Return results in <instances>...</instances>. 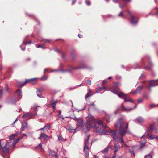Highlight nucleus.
<instances>
[{
  "label": "nucleus",
  "mask_w": 158,
  "mask_h": 158,
  "mask_svg": "<svg viewBox=\"0 0 158 158\" xmlns=\"http://www.w3.org/2000/svg\"><path fill=\"white\" fill-rule=\"evenodd\" d=\"M95 119H87L88 128H90L94 126L96 128L97 131L102 134H106V133L109 132L111 134V136L114 140L117 142L121 141L123 143H124L123 139L122 137L127 132L128 127L127 123L124 122L123 119H119L115 124V127L117 131H118L119 134L122 137L121 138H120L117 136L115 131L110 130V131L106 130L107 129V127L103 120H99L96 123L95 122Z\"/></svg>",
  "instance_id": "1"
},
{
  "label": "nucleus",
  "mask_w": 158,
  "mask_h": 158,
  "mask_svg": "<svg viewBox=\"0 0 158 158\" xmlns=\"http://www.w3.org/2000/svg\"><path fill=\"white\" fill-rule=\"evenodd\" d=\"M29 82H31L32 84H35L36 82V79L33 78L27 80L24 83L20 82H19L17 84V85L19 87H22L23 86L27 83Z\"/></svg>",
  "instance_id": "2"
},
{
  "label": "nucleus",
  "mask_w": 158,
  "mask_h": 158,
  "mask_svg": "<svg viewBox=\"0 0 158 158\" xmlns=\"http://www.w3.org/2000/svg\"><path fill=\"white\" fill-rule=\"evenodd\" d=\"M90 136V135H89L87 137V140H85V146L84 148V151L85 153L87 156H88L89 154V148L88 147V139Z\"/></svg>",
  "instance_id": "3"
},
{
  "label": "nucleus",
  "mask_w": 158,
  "mask_h": 158,
  "mask_svg": "<svg viewBox=\"0 0 158 158\" xmlns=\"http://www.w3.org/2000/svg\"><path fill=\"white\" fill-rule=\"evenodd\" d=\"M118 95L119 97H122L123 99L124 100L125 102H130L133 103L134 102V101L133 100H132L131 99H127V95L126 94H124L123 93H121L120 94H118Z\"/></svg>",
  "instance_id": "4"
},
{
  "label": "nucleus",
  "mask_w": 158,
  "mask_h": 158,
  "mask_svg": "<svg viewBox=\"0 0 158 158\" xmlns=\"http://www.w3.org/2000/svg\"><path fill=\"white\" fill-rule=\"evenodd\" d=\"M148 138L149 139L152 140L154 139H155L156 140H158V137L154 135L150 134L149 133L147 132L146 135Z\"/></svg>",
  "instance_id": "5"
},
{
  "label": "nucleus",
  "mask_w": 158,
  "mask_h": 158,
  "mask_svg": "<svg viewBox=\"0 0 158 158\" xmlns=\"http://www.w3.org/2000/svg\"><path fill=\"white\" fill-rule=\"evenodd\" d=\"M136 107V106H135L134 108H127L125 107L123 104L121 105V108L122 110L125 112H129L134 108H135Z\"/></svg>",
  "instance_id": "6"
},
{
  "label": "nucleus",
  "mask_w": 158,
  "mask_h": 158,
  "mask_svg": "<svg viewBox=\"0 0 158 158\" xmlns=\"http://www.w3.org/2000/svg\"><path fill=\"white\" fill-rule=\"evenodd\" d=\"M9 143L8 142L6 143L5 146L2 148V152L5 153L8 152L9 151V149L8 147H6L7 145H9Z\"/></svg>",
  "instance_id": "7"
},
{
  "label": "nucleus",
  "mask_w": 158,
  "mask_h": 158,
  "mask_svg": "<svg viewBox=\"0 0 158 158\" xmlns=\"http://www.w3.org/2000/svg\"><path fill=\"white\" fill-rule=\"evenodd\" d=\"M111 90L113 93L117 94L119 91L120 89L116 86H114L111 89Z\"/></svg>",
  "instance_id": "8"
},
{
  "label": "nucleus",
  "mask_w": 158,
  "mask_h": 158,
  "mask_svg": "<svg viewBox=\"0 0 158 158\" xmlns=\"http://www.w3.org/2000/svg\"><path fill=\"white\" fill-rule=\"evenodd\" d=\"M127 11L128 14L131 17V23L133 24H136L137 23V21L136 22L134 21V20H135V17L132 15H131V13L130 12V11L128 10H127Z\"/></svg>",
  "instance_id": "9"
},
{
  "label": "nucleus",
  "mask_w": 158,
  "mask_h": 158,
  "mask_svg": "<svg viewBox=\"0 0 158 158\" xmlns=\"http://www.w3.org/2000/svg\"><path fill=\"white\" fill-rule=\"evenodd\" d=\"M77 124L78 127L82 128L84 127V124L82 119H78L77 121Z\"/></svg>",
  "instance_id": "10"
},
{
  "label": "nucleus",
  "mask_w": 158,
  "mask_h": 158,
  "mask_svg": "<svg viewBox=\"0 0 158 158\" xmlns=\"http://www.w3.org/2000/svg\"><path fill=\"white\" fill-rule=\"evenodd\" d=\"M42 138H43L45 140H48L49 138V137L44 133H41L39 139H40Z\"/></svg>",
  "instance_id": "11"
},
{
  "label": "nucleus",
  "mask_w": 158,
  "mask_h": 158,
  "mask_svg": "<svg viewBox=\"0 0 158 158\" xmlns=\"http://www.w3.org/2000/svg\"><path fill=\"white\" fill-rule=\"evenodd\" d=\"M156 80H152L150 81V84L149 87V89L152 87L155 86L157 85V84L156 83Z\"/></svg>",
  "instance_id": "12"
},
{
  "label": "nucleus",
  "mask_w": 158,
  "mask_h": 158,
  "mask_svg": "<svg viewBox=\"0 0 158 158\" xmlns=\"http://www.w3.org/2000/svg\"><path fill=\"white\" fill-rule=\"evenodd\" d=\"M57 153L55 151L50 150L49 152V155L51 156H54L55 158H58Z\"/></svg>",
  "instance_id": "13"
},
{
  "label": "nucleus",
  "mask_w": 158,
  "mask_h": 158,
  "mask_svg": "<svg viewBox=\"0 0 158 158\" xmlns=\"http://www.w3.org/2000/svg\"><path fill=\"white\" fill-rule=\"evenodd\" d=\"M66 129L70 133L74 134L76 132L75 130V129H72L71 127H68Z\"/></svg>",
  "instance_id": "14"
},
{
  "label": "nucleus",
  "mask_w": 158,
  "mask_h": 158,
  "mask_svg": "<svg viewBox=\"0 0 158 158\" xmlns=\"http://www.w3.org/2000/svg\"><path fill=\"white\" fill-rule=\"evenodd\" d=\"M33 115V114L30 113H27L24 114L22 117L23 118H30Z\"/></svg>",
  "instance_id": "15"
},
{
  "label": "nucleus",
  "mask_w": 158,
  "mask_h": 158,
  "mask_svg": "<svg viewBox=\"0 0 158 158\" xmlns=\"http://www.w3.org/2000/svg\"><path fill=\"white\" fill-rule=\"evenodd\" d=\"M114 147H115V150L114 151V153H115L120 148V146L119 145L117 144H115L114 145Z\"/></svg>",
  "instance_id": "16"
},
{
  "label": "nucleus",
  "mask_w": 158,
  "mask_h": 158,
  "mask_svg": "<svg viewBox=\"0 0 158 158\" xmlns=\"http://www.w3.org/2000/svg\"><path fill=\"white\" fill-rule=\"evenodd\" d=\"M17 134L15 133V134H12L10 137V140H13L15 137L17 135Z\"/></svg>",
  "instance_id": "17"
},
{
  "label": "nucleus",
  "mask_w": 158,
  "mask_h": 158,
  "mask_svg": "<svg viewBox=\"0 0 158 158\" xmlns=\"http://www.w3.org/2000/svg\"><path fill=\"white\" fill-rule=\"evenodd\" d=\"M135 121L136 123H142L144 121V120L143 119H136Z\"/></svg>",
  "instance_id": "18"
},
{
  "label": "nucleus",
  "mask_w": 158,
  "mask_h": 158,
  "mask_svg": "<svg viewBox=\"0 0 158 158\" xmlns=\"http://www.w3.org/2000/svg\"><path fill=\"white\" fill-rule=\"evenodd\" d=\"M156 128L154 127V124L151 125L150 127V131H152L154 130H155V128Z\"/></svg>",
  "instance_id": "19"
},
{
  "label": "nucleus",
  "mask_w": 158,
  "mask_h": 158,
  "mask_svg": "<svg viewBox=\"0 0 158 158\" xmlns=\"http://www.w3.org/2000/svg\"><path fill=\"white\" fill-rule=\"evenodd\" d=\"M27 126V123L26 122H24L22 123V127L23 128H26Z\"/></svg>",
  "instance_id": "20"
},
{
  "label": "nucleus",
  "mask_w": 158,
  "mask_h": 158,
  "mask_svg": "<svg viewBox=\"0 0 158 158\" xmlns=\"http://www.w3.org/2000/svg\"><path fill=\"white\" fill-rule=\"evenodd\" d=\"M144 158H152V153H150L149 154L146 155Z\"/></svg>",
  "instance_id": "21"
},
{
  "label": "nucleus",
  "mask_w": 158,
  "mask_h": 158,
  "mask_svg": "<svg viewBox=\"0 0 158 158\" xmlns=\"http://www.w3.org/2000/svg\"><path fill=\"white\" fill-rule=\"evenodd\" d=\"M111 147H110V146H108L107 148H106L105 149H104V150L102 151V152L103 153H106V152H107V151H108V149L109 148H111Z\"/></svg>",
  "instance_id": "22"
},
{
  "label": "nucleus",
  "mask_w": 158,
  "mask_h": 158,
  "mask_svg": "<svg viewBox=\"0 0 158 158\" xmlns=\"http://www.w3.org/2000/svg\"><path fill=\"white\" fill-rule=\"evenodd\" d=\"M16 93L18 95L20 96L21 94V91L19 89H18L17 90Z\"/></svg>",
  "instance_id": "23"
},
{
  "label": "nucleus",
  "mask_w": 158,
  "mask_h": 158,
  "mask_svg": "<svg viewBox=\"0 0 158 158\" xmlns=\"http://www.w3.org/2000/svg\"><path fill=\"white\" fill-rule=\"evenodd\" d=\"M58 114L57 115V116L60 118H63L62 117V116L61 115V111L60 110H59L58 111Z\"/></svg>",
  "instance_id": "24"
},
{
  "label": "nucleus",
  "mask_w": 158,
  "mask_h": 158,
  "mask_svg": "<svg viewBox=\"0 0 158 158\" xmlns=\"http://www.w3.org/2000/svg\"><path fill=\"white\" fill-rule=\"evenodd\" d=\"M57 101H56L54 103L52 104V107L53 108V109H55L56 106V104L57 103Z\"/></svg>",
  "instance_id": "25"
},
{
  "label": "nucleus",
  "mask_w": 158,
  "mask_h": 158,
  "mask_svg": "<svg viewBox=\"0 0 158 158\" xmlns=\"http://www.w3.org/2000/svg\"><path fill=\"white\" fill-rule=\"evenodd\" d=\"M142 89L143 87H142L140 86H138L137 88V91L138 92H140Z\"/></svg>",
  "instance_id": "26"
},
{
  "label": "nucleus",
  "mask_w": 158,
  "mask_h": 158,
  "mask_svg": "<svg viewBox=\"0 0 158 158\" xmlns=\"http://www.w3.org/2000/svg\"><path fill=\"white\" fill-rule=\"evenodd\" d=\"M58 139L60 141H62L64 140L61 135H59L58 136Z\"/></svg>",
  "instance_id": "27"
},
{
  "label": "nucleus",
  "mask_w": 158,
  "mask_h": 158,
  "mask_svg": "<svg viewBox=\"0 0 158 158\" xmlns=\"http://www.w3.org/2000/svg\"><path fill=\"white\" fill-rule=\"evenodd\" d=\"M17 143V142L16 141H15V140H14V141L13 142L12 144L11 147H14L15 146L16 144Z\"/></svg>",
  "instance_id": "28"
},
{
  "label": "nucleus",
  "mask_w": 158,
  "mask_h": 158,
  "mask_svg": "<svg viewBox=\"0 0 158 158\" xmlns=\"http://www.w3.org/2000/svg\"><path fill=\"white\" fill-rule=\"evenodd\" d=\"M102 89L105 90L106 89V87H102L101 88H100L98 89L97 91V93H99V91H100Z\"/></svg>",
  "instance_id": "29"
},
{
  "label": "nucleus",
  "mask_w": 158,
  "mask_h": 158,
  "mask_svg": "<svg viewBox=\"0 0 158 158\" xmlns=\"http://www.w3.org/2000/svg\"><path fill=\"white\" fill-rule=\"evenodd\" d=\"M47 79V77L45 76H43L41 78V80H45Z\"/></svg>",
  "instance_id": "30"
},
{
  "label": "nucleus",
  "mask_w": 158,
  "mask_h": 158,
  "mask_svg": "<svg viewBox=\"0 0 158 158\" xmlns=\"http://www.w3.org/2000/svg\"><path fill=\"white\" fill-rule=\"evenodd\" d=\"M42 144H43L41 142L39 144V145L37 147H39L40 149H42Z\"/></svg>",
  "instance_id": "31"
},
{
  "label": "nucleus",
  "mask_w": 158,
  "mask_h": 158,
  "mask_svg": "<svg viewBox=\"0 0 158 158\" xmlns=\"http://www.w3.org/2000/svg\"><path fill=\"white\" fill-rule=\"evenodd\" d=\"M129 152L132 154H133V155L135 156V153H134L133 151V150H131L130 149L129 150Z\"/></svg>",
  "instance_id": "32"
},
{
  "label": "nucleus",
  "mask_w": 158,
  "mask_h": 158,
  "mask_svg": "<svg viewBox=\"0 0 158 158\" xmlns=\"http://www.w3.org/2000/svg\"><path fill=\"white\" fill-rule=\"evenodd\" d=\"M86 83L87 84H89V85H90L91 84V81L90 80H89L86 81Z\"/></svg>",
  "instance_id": "33"
},
{
  "label": "nucleus",
  "mask_w": 158,
  "mask_h": 158,
  "mask_svg": "<svg viewBox=\"0 0 158 158\" xmlns=\"http://www.w3.org/2000/svg\"><path fill=\"white\" fill-rule=\"evenodd\" d=\"M44 127H45V129H49L50 127V126L48 125H47V126H45Z\"/></svg>",
  "instance_id": "34"
},
{
  "label": "nucleus",
  "mask_w": 158,
  "mask_h": 158,
  "mask_svg": "<svg viewBox=\"0 0 158 158\" xmlns=\"http://www.w3.org/2000/svg\"><path fill=\"white\" fill-rule=\"evenodd\" d=\"M23 137H19L18 139H16L15 140V141H16L17 142H18V141L21 139H22L23 138Z\"/></svg>",
  "instance_id": "35"
},
{
  "label": "nucleus",
  "mask_w": 158,
  "mask_h": 158,
  "mask_svg": "<svg viewBox=\"0 0 158 158\" xmlns=\"http://www.w3.org/2000/svg\"><path fill=\"white\" fill-rule=\"evenodd\" d=\"M143 101V99L141 98L139 99L138 100V102L139 103H140L142 102Z\"/></svg>",
  "instance_id": "36"
},
{
  "label": "nucleus",
  "mask_w": 158,
  "mask_h": 158,
  "mask_svg": "<svg viewBox=\"0 0 158 158\" xmlns=\"http://www.w3.org/2000/svg\"><path fill=\"white\" fill-rule=\"evenodd\" d=\"M85 2L86 3V4L88 5H90V3L89 2V1L88 0H86Z\"/></svg>",
  "instance_id": "37"
},
{
  "label": "nucleus",
  "mask_w": 158,
  "mask_h": 158,
  "mask_svg": "<svg viewBox=\"0 0 158 158\" xmlns=\"http://www.w3.org/2000/svg\"><path fill=\"white\" fill-rule=\"evenodd\" d=\"M43 90V89L42 88H40L38 90V91L39 92H42Z\"/></svg>",
  "instance_id": "38"
},
{
  "label": "nucleus",
  "mask_w": 158,
  "mask_h": 158,
  "mask_svg": "<svg viewBox=\"0 0 158 158\" xmlns=\"http://www.w3.org/2000/svg\"><path fill=\"white\" fill-rule=\"evenodd\" d=\"M107 82V81L106 80H105L103 81L102 83V84H104V83H106Z\"/></svg>",
  "instance_id": "39"
},
{
  "label": "nucleus",
  "mask_w": 158,
  "mask_h": 158,
  "mask_svg": "<svg viewBox=\"0 0 158 158\" xmlns=\"http://www.w3.org/2000/svg\"><path fill=\"white\" fill-rule=\"evenodd\" d=\"M123 13L122 12H120L119 14L118 15V16L119 17L123 16Z\"/></svg>",
  "instance_id": "40"
},
{
  "label": "nucleus",
  "mask_w": 158,
  "mask_h": 158,
  "mask_svg": "<svg viewBox=\"0 0 158 158\" xmlns=\"http://www.w3.org/2000/svg\"><path fill=\"white\" fill-rule=\"evenodd\" d=\"M39 106H37L36 105H34V109L35 110H36L37 107H39Z\"/></svg>",
  "instance_id": "41"
},
{
  "label": "nucleus",
  "mask_w": 158,
  "mask_h": 158,
  "mask_svg": "<svg viewBox=\"0 0 158 158\" xmlns=\"http://www.w3.org/2000/svg\"><path fill=\"white\" fill-rule=\"evenodd\" d=\"M91 96V95L89 94V93H87V94L86 95V96H85V98H88L89 97H90Z\"/></svg>",
  "instance_id": "42"
},
{
  "label": "nucleus",
  "mask_w": 158,
  "mask_h": 158,
  "mask_svg": "<svg viewBox=\"0 0 158 158\" xmlns=\"http://www.w3.org/2000/svg\"><path fill=\"white\" fill-rule=\"evenodd\" d=\"M45 127H44L43 128H40V130H44V131L45 130Z\"/></svg>",
  "instance_id": "43"
},
{
  "label": "nucleus",
  "mask_w": 158,
  "mask_h": 158,
  "mask_svg": "<svg viewBox=\"0 0 158 158\" xmlns=\"http://www.w3.org/2000/svg\"><path fill=\"white\" fill-rule=\"evenodd\" d=\"M0 147L1 148H2V147H3V144L1 142V141H0Z\"/></svg>",
  "instance_id": "44"
},
{
  "label": "nucleus",
  "mask_w": 158,
  "mask_h": 158,
  "mask_svg": "<svg viewBox=\"0 0 158 158\" xmlns=\"http://www.w3.org/2000/svg\"><path fill=\"white\" fill-rule=\"evenodd\" d=\"M2 91H0V98L2 97Z\"/></svg>",
  "instance_id": "45"
},
{
  "label": "nucleus",
  "mask_w": 158,
  "mask_h": 158,
  "mask_svg": "<svg viewBox=\"0 0 158 158\" xmlns=\"http://www.w3.org/2000/svg\"><path fill=\"white\" fill-rule=\"evenodd\" d=\"M48 70V69H44V73H45L46 72H47Z\"/></svg>",
  "instance_id": "46"
},
{
  "label": "nucleus",
  "mask_w": 158,
  "mask_h": 158,
  "mask_svg": "<svg viewBox=\"0 0 158 158\" xmlns=\"http://www.w3.org/2000/svg\"><path fill=\"white\" fill-rule=\"evenodd\" d=\"M25 128H23V127H22V128L21 129V132L20 133H21V132L24 130V129Z\"/></svg>",
  "instance_id": "47"
},
{
  "label": "nucleus",
  "mask_w": 158,
  "mask_h": 158,
  "mask_svg": "<svg viewBox=\"0 0 158 158\" xmlns=\"http://www.w3.org/2000/svg\"><path fill=\"white\" fill-rule=\"evenodd\" d=\"M154 130H155V133H157V128H155Z\"/></svg>",
  "instance_id": "48"
},
{
  "label": "nucleus",
  "mask_w": 158,
  "mask_h": 158,
  "mask_svg": "<svg viewBox=\"0 0 158 158\" xmlns=\"http://www.w3.org/2000/svg\"><path fill=\"white\" fill-rule=\"evenodd\" d=\"M41 48H45V47H44V45H41Z\"/></svg>",
  "instance_id": "49"
},
{
  "label": "nucleus",
  "mask_w": 158,
  "mask_h": 158,
  "mask_svg": "<svg viewBox=\"0 0 158 158\" xmlns=\"http://www.w3.org/2000/svg\"><path fill=\"white\" fill-rule=\"evenodd\" d=\"M17 121V119H16L15 120L13 123L12 124V125H13Z\"/></svg>",
  "instance_id": "50"
},
{
  "label": "nucleus",
  "mask_w": 158,
  "mask_h": 158,
  "mask_svg": "<svg viewBox=\"0 0 158 158\" xmlns=\"http://www.w3.org/2000/svg\"><path fill=\"white\" fill-rule=\"evenodd\" d=\"M78 36L80 38H81V37L82 35L80 34H78Z\"/></svg>",
  "instance_id": "51"
},
{
  "label": "nucleus",
  "mask_w": 158,
  "mask_h": 158,
  "mask_svg": "<svg viewBox=\"0 0 158 158\" xmlns=\"http://www.w3.org/2000/svg\"><path fill=\"white\" fill-rule=\"evenodd\" d=\"M37 45V48H41V45Z\"/></svg>",
  "instance_id": "52"
},
{
  "label": "nucleus",
  "mask_w": 158,
  "mask_h": 158,
  "mask_svg": "<svg viewBox=\"0 0 158 158\" xmlns=\"http://www.w3.org/2000/svg\"><path fill=\"white\" fill-rule=\"evenodd\" d=\"M155 106V105H153V104H152L150 105V106L152 107H154Z\"/></svg>",
  "instance_id": "53"
},
{
  "label": "nucleus",
  "mask_w": 158,
  "mask_h": 158,
  "mask_svg": "<svg viewBox=\"0 0 158 158\" xmlns=\"http://www.w3.org/2000/svg\"><path fill=\"white\" fill-rule=\"evenodd\" d=\"M5 90L7 92V91H8V88L6 87V88L5 89Z\"/></svg>",
  "instance_id": "54"
},
{
  "label": "nucleus",
  "mask_w": 158,
  "mask_h": 158,
  "mask_svg": "<svg viewBox=\"0 0 158 158\" xmlns=\"http://www.w3.org/2000/svg\"><path fill=\"white\" fill-rule=\"evenodd\" d=\"M119 6H120V8H123V6H122L121 5V4H120V5H119Z\"/></svg>",
  "instance_id": "55"
},
{
  "label": "nucleus",
  "mask_w": 158,
  "mask_h": 158,
  "mask_svg": "<svg viewBox=\"0 0 158 158\" xmlns=\"http://www.w3.org/2000/svg\"><path fill=\"white\" fill-rule=\"evenodd\" d=\"M89 118H93V117L92 116H90V117H89Z\"/></svg>",
  "instance_id": "56"
},
{
  "label": "nucleus",
  "mask_w": 158,
  "mask_h": 158,
  "mask_svg": "<svg viewBox=\"0 0 158 158\" xmlns=\"http://www.w3.org/2000/svg\"><path fill=\"white\" fill-rule=\"evenodd\" d=\"M113 1L114 2H116L118 0H113Z\"/></svg>",
  "instance_id": "57"
},
{
  "label": "nucleus",
  "mask_w": 158,
  "mask_h": 158,
  "mask_svg": "<svg viewBox=\"0 0 158 158\" xmlns=\"http://www.w3.org/2000/svg\"><path fill=\"white\" fill-rule=\"evenodd\" d=\"M76 0H73L72 1V4H73L75 2Z\"/></svg>",
  "instance_id": "58"
},
{
  "label": "nucleus",
  "mask_w": 158,
  "mask_h": 158,
  "mask_svg": "<svg viewBox=\"0 0 158 158\" xmlns=\"http://www.w3.org/2000/svg\"><path fill=\"white\" fill-rule=\"evenodd\" d=\"M25 48H23L22 49V50L23 51H24L25 50Z\"/></svg>",
  "instance_id": "59"
},
{
  "label": "nucleus",
  "mask_w": 158,
  "mask_h": 158,
  "mask_svg": "<svg viewBox=\"0 0 158 158\" xmlns=\"http://www.w3.org/2000/svg\"><path fill=\"white\" fill-rule=\"evenodd\" d=\"M55 51H56V52H57V51H58V49H55Z\"/></svg>",
  "instance_id": "60"
},
{
  "label": "nucleus",
  "mask_w": 158,
  "mask_h": 158,
  "mask_svg": "<svg viewBox=\"0 0 158 158\" xmlns=\"http://www.w3.org/2000/svg\"><path fill=\"white\" fill-rule=\"evenodd\" d=\"M125 146L126 147H128V146L127 145H126V144H125Z\"/></svg>",
  "instance_id": "61"
},
{
  "label": "nucleus",
  "mask_w": 158,
  "mask_h": 158,
  "mask_svg": "<svg viewBox=\"0 0 158 158\" xmlns=\"http://www.w3.org/2000/svg\"><path fill=\"white\" fill-rule=\"evenodd\" d=\"M157 16H158V12L156 14Z\"/></svg>",
  "instance_id": "62"
},
{
  "label": "nucleus",
  "mask_w": 158,
  "mask_h": 158,
  "mask_svg": "<svg viewBox=\"0 0 158 158\" xmlns=\"http://www.w3.org/2000/svg\"><path fill=\"white\" fill-rule=\"evenodd\" d=\"M111 78H112V77H109V78H108V79H111Z\"/></svg>",
  "instance_id": "63"
},
{
  "label": "nucleus",
  "mask_w": 158,
  "mask_h": 158,
  "mask_svg": "<svg viewBox=\"0 0 158 158\" xmlns=\"http://www.w3.org/2000/svg\"><path fill=\"white\" fill-rule=\"evenodd\" d=\"M115 158V156H113L112 157V158Z\"/></svg>",
  "instance_id": "64"
}]
</instances>
